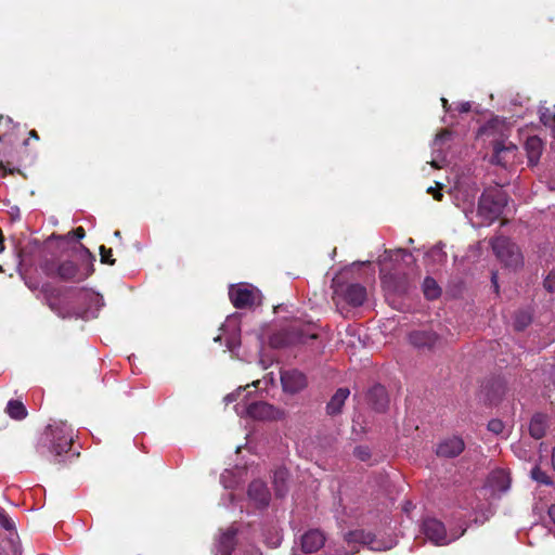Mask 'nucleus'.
I'll list each match as a JSON object with an SVG mask.
<instances>
[{"mask_svg":"<svg viewBox=\"0 0 555 555\" xmlns=\"http://www.w3.org/2000/svg\"><path fill=\"white\" fill-rule=\"evenodd\" d=\"M399 259L406 263L414 261L413 256L404 249L385 250L378 258L384 288L395 294H403L409 289V281L405 274L401 276L397 270L391 273L387 269V262L398 261Z\"/></svg>","mask_w":555,"mask_h":555,"instance_id":"obj_4","label":"nucleus"},{"mask_svg":"<svg viewBox=\"0 0 555 555\" xmlns=\"http://www.w3.org/2000/svg\"><path fill=\"white\" fill-rule=\"evenodd\" d=\"M354 454L361 461H366L370 457V450L367 448H365V447H358L354 450Z\"/></svg>","mask_w":555,"mask_h":555,"instance_id":"obj_38","label":"nucleus"},{"mask_svg":"<svg viewBox=\"0 0 555 555\" xmlns=\"http://www.w3.org/2000/svg\"><path fill=\"white\" fill-rule=\"evenodd\" d=\"M409 341L418 350L430 351L437 346L439 337L435 332L417 330L410 333Z\"/></svg>","mask_w":555,"mask_h":555,"instance_id":"obj_13","label":"nucleus"},{"mask_svg":"<svg viewBox=\"0 0 555 555\" xmlns=\"http://www.w3.org/2000/svg\"><path fill=\"white\" fill-rule=\"evenodd\" d=\"M507 204V195L500 189L486 191L478 205V214L487 222L498 219Z\"/></svg>","mask_w":555,"mask_h":555,"instance_id":"obj_5","label":"nucleus"},{"mask_svg":"<svg viewBox=\"0 0 555 555\" xmlns=\"http://www.w3.org/2000/svg\"><path fill=\"white\" fill-rule=\"evenodd\" d=\"M244 390L245 389H243V388H238L235 392H231V393L227 395L224 397V401L227 403H231V402L236 401Z\"/></svg>","mask_w":555,"mask_h":555,"instance_id":"obj_39","label":"nucleus"},{"mask_svg":"<svg viewBox=\"0 0 555 555\" xmlns=\"http://www.w3.org/2000/svg\"><path fill=\"white\" fill-rule=\"evenodd\" d=\"M464 450V442L459 437H452L446 439L439 443L437 448V454L444 457L457 456Z\"/></svg>","mask_w":555,"mask_h":555,"instance_id":"obj_20","label":"nucleus"},{"mask_svg":"<svg viewBox=\"0 0 555 555\" xmlns=\"http://www.w3.org/2000/svg\"><path fill=\"white\" fill-rule=\"evenodd\" d=\"M86 254V263L81 268L77 267L73 261H64L56 263L53 258L44 257L40 262L41 270L50 278L57 276L63 281L80 282L90 276L93 272L94 257L87 248L81 246Z\"/></svg>","mask_w":555,"mask_h":555,"instance_id":"obj_2","label":"nucleus"},{"mask_svg":"<svg viewBox=\"0 0 555 555\" xmlns=\"http://www.w3.org/2000/svg\"><path fill=\"white\" fill-rule=\"evenodd\" d=\"M345 542L349 546L354 543L357 545V551L359 550V545H366L372 551H387L392 548L395 545L392 540H378L371 532H365L364 530H354L348 532L345 535Z\"/></svg>","mask_w":555,"mask_h":555,"instance_id":"obj_8","label":"nucleus"},{"mask_svg":"<svg viewBox=\"0 0 555 555\" xmlns=\"http://www.w3.org/2000/svg\"><path fill=\"white\" fill-rule=\"evenodd\" d=\"M548 516L550 518L552 519V521L555 524V504L552 505L550 508H548Z\"/></svg>","mask_w":555,"mask_h":555,"instance_id":"obj_44","label":"nucleus"},{"mask_svg":"<svg viewBox=\"0 0 555 555\" xmlns=\"http://www.w3.org/2000/svg\"><path fill=\"white\" fill-rule=\"evenodd\" d=\"M509 485V475L504 469L494 470L488 477V486L492 492H505Z\"/></svg>","mask_w":555,"mask_h":555,"instance_id":"obj_21","label":"nucleus"},{"mask_svg":"<svg viewBox=\"0 0 555 555\" xmlns=\"http://www.w3.org/2000/svg\"><path fill=\"white\" fill-rule=\"evenodd\" d=\"M491 281H492V284H493L495 291H498L499 285H498V274L496 273H492Z\"/></svg>","mask_w":555,"mask_h":555,"instance_id":"obj_45","label":"nucleus"},{"mask_svg":"<svg viewBox=\"0 0 555 555\" xmlns=\"http://www.w3.org/2000/svg\"><path fill=\"white\" fill-rule=\"evenodd\" d=\"M2 118V115H0V119Z\"/></svg>","mask_w":555,"mask_h":555,"instance_id":"obj_52","label":"nucleus"},{"mask_svg":"<svg viewBox=\"0 0 555 555\" xmlns=\"http://www.w3.org/2000/svg\"><path fill=\"white\" fill-rule=\"evenodd\" d=\"M335 294L341 295L344 299L353 307L361 306L366 299V289L360 284H348L337 288Z\"/></svg>","mask_w":555,"mask_h":555,"instance_id":"obj_17","label":"nucleus"},{"mask_svg":"<svg viewBox=\"0 0 555 555\" xmlns=\"http://www.w3.org/2000/svg\"><path fill=\"white\" fill-rule=\"evenodd\" d=\"M281 383L284 391L289 393L299 392L307 386L306 376L296 370L282 372Z\"/></svg>","mask_w":555,"mask_h":555,"instance_id":"obj_16","label":"nucleus"},{"mask_svg":"<svg viewBox=\"0 0 555 555\" xmlns=\"http://www.w3.org/2000/svg\"><path fill=\"white\" fill-rule=\"evenodd\" d=\"M317 336L314 334L310 335L309 338L314 339Z\"/></svg>","mask_w":555,"mask_h":555,"instance_id":"obj_51","label":"nucleus"},{"mask_svg":"<svg viewBox=\"0 0 555 555\" xmlns=\"http://www.w3.org/2000/svg\"><path fill=\"white\" fill-rule=\"evenodd\" d=\"M442 105L446 109H448V101L446 99H441Z\"/></svg>","mask_w":555,"mask_h":555,"instance_id":"obj_46","label":"nucleus"},{"mask_svg":"<svg viewBox=\"0 0 555 555\" xmlns=\"http://www.w3.org/2000/svg\"><path fill=\"white\" fill-rule=\"evenodd\" d=\"M492 162L496 165L507 167L515 163L517 146L509 141H499L493 146Z\"/></svg>","mask_w":555,"mask_h":555,"instance_id":"obj_12","label":"nucleus"},{"mask_svg":"<svg viewBox=\"0 0 555 555\" xmlns=\"http://www.w3.org/2000/svg\"><path fill=\"white\" fill-rule=\"evenodd\" d=\"M114 235H115L116 237H120V231H115Z\"/></svg>","mask_w":555,"mask_h":555,"instance_id":"obj_48","label":"nucleus"},{"mask_svg":"<svg viewBox=\"0 0 555 555\" xmlns=\"http://www.w3.org/2000/svg\"><path fill=\"white\" fill-rule=\"evenodd\" d=\"M68 235H74L77 240H80L85 236V230L82 227H78L73 232L68 233Z\"/></svg>","mask_w":555,"mask_h":555,"instance_id":"obj_41","label":"nucleus"},{"mask_svg":"<svg viewBox=\"0 0 555 555\" xmlns=\"http://www.w3.org/2000/svg\"><path fill=\"white\" fill-rule=\"evenodd\" d=\"M422 531L427 540L435 545H448L462 537L466 529L463 528L460 533L447 532L443 522L436 518H426L422 524Z\"/></svg>","mask_w":555,"mask_h":555,"instance_id":"obj_6","label":"nucleus"},{"mask_svg":"<svg viewBox=\"0 0 555 555\" xmlns=\"http://www.w3.org/2000/svg\"><path fill=\"white\" fill-rule=\"evenodd\" d=\"M292 341V339H287L284 337V333L274 334L270 339V344L275 348L285 346Z\"/></svg>","mask_w":555,"mask_h":555,"instance_id":"obj_34","label":"nucleus"},{"mask_svg":"<svg viewBox=\"0 0 555 555\" xmlns=\"http://www.w3.org/2000/svg\"><path fill=\"white\" fill-rule=\"evenodd\" d=\"M10 417L21 421L26 417L27 411L25 405L18 400H10L5 409Z\"/></svg>","mask_w":555,"mask_h":555,"instance_id":"obj_26","label":"nucleus"},{"mask_svg":"<svg viewBox=\"0 0 555 555\" xmlns=\"http://www.w3.org/2000/svg\"><path fill=\"white\" fill-rule=\"evenodd\" d=\"M74 441V434L70 426L65 422L54 421L49 424L42 434L37 450L40 454L50 452L55 456H60L70 450Z\"/></svg>","mask_w":555,"mask_h":555,"instance_id":"obj_3","label":"nucleus"},{"mask_svg":"<svg viewBox=\"0 0 555 555\" xmlns=\"http://www.w3.org/2000/svg\"><path fill=\"white\" fill-rule=\"evenodd\" d=\"M491 245L495 256L505 267L516 269L522 264V255L518 246L508 238L496 237Z\"/></svg>","mask_w":555,"mask_h":555,"instance_id":"obj_7","label":"nucleus"},{"mask_svg":"<svg viewBox=\"0 0 555 555\" xmlns=\"http://www.w3.org/2000/svg\"><path fill=\"white\" fill-rule=\"evenodd\" d=\"M525 150L528 157V163L530 166H534L538 164L540 156L542 154L543 144L540 138L533 135L529 137L525 143Z\"/></svg>","mask_w":555,"mask_h":555,"instance_id":"obj_22","label":"nucleus"},{"mask_svg":"<svg viewBox=\"0 0 555 555\" xmlns=\"http://www.w3.org/2000/svg\"><path fill=\"white\" fill-rule=\"evenodd\" d=\"M540 120L543 125L552 127L555 122V106L553 107H540Z\"/></svg>","mask_w":555,"mask_h":555,"instance_id":"obj_31","label":"nucleus"},{"mask_svg":"<svg viewBox=\"0 0 555 555\" xmlns=\"http://www.w3.org/2000/svg\"><path fill=\"white\" fill-rule=\"evenodd\" d=\"M236 530L231 527L223 532L216 544V555H261L260 551L251 546L250 550L242 552L240 547L234 546V537Z\"/></svg>","mask_w":555,"mask_h":555,"instance_id":"obj_10","label":"nucleus"},{"mask_svg":"<svg viewBox=\"0 0 555 555\" xmlns=\"http://www.w3.org/2000/svg\"><path fill=\"white\" fill-rule=\"evenodd\" d=\"M75 299L83 305V307L73 308L68 304L63 302L59 295L54 293H51L47 298L50 309L61 318H95L98 311L104 306L103 297L91 289H79L76 292Z\"/></svg>","mask_w":555,"mask_h":555,"instance_id":"obj_1","label":"nucleus"},{"mask_svg":"<svg viewBox=\"0 0 555 555\" xmlns=\"http://www.w3.org/2000/svg\"><path fill=\"white\" fill-rule=\"evenodd\" d=\"M230 299L235 308L243 309L254 305L257 292L249 285H232L229 289Z\"/></svg>","mask_w":555,"mask_h":555,"instance_id":"obj_11","label":"nucleus"},{"mask_svg":"<svg viewBox=\"0 0 555 555\" xmlns=\"http://www.w3.org/2000/svg\"><path fill=\"white\" fill-rule=\"evenodd\" d=\"M349 395H350V390L348 388L344 387V388L337 389L326 405L327 414H330V415L339 414L341 412L345 401L347 400Z\"/></svg>","mask_w":555,"mask_h":555,"instance_id":"obj_23","label":"nucleus"},{"mask_svg":"<svg viewBox=\"0 0 555 555\" xmlns=\"http://www.w3.org/2000/svg\"><path fill=\"white\" fill-rule=\"evenodd\" d=\"M244 390L245 389H243V388H238L235 392H231V393L227 395L224 397V401L227 403H231V402L236 401Z\"/></svg>","mask_w":555,"mask_h":555,"instance_id":"obj_40","label":"nucleus"},{"mask_svg":"<svg viewBox=\"0 0 555 555\" xmlns=\"http://www.w3.org/2000/svg\"><path fill=\"white\" fill-rule=\"evenodd\" d=\"M427 192H428V193H430V194H433V196H434V198H435L436 201H441V199H442V196H443V195H442V193H441V192H439V191H436L434 188H429V189L427 190Z\"/></svg>","mask_w":555,"mask_h":555,"instance_id":"obj_42","label":"nucleus"},{"mask_svg":"<svg viewBox=\"0 0 555 555\" xmlns=\"http://www.w3.org/2000/svg\"><path fill=\"white\" fill-rule=\"evenodd\" d=\"M356 552L357 545L352 543L351 546H349L344 539L341 542H328L321 555H350Z\"/></svg>","mask_w":555,"mask_h":555,"instance_id":"obj_24","label":"nucleus"},{"mask_svg":"<svg viewBox=\"0 0 555 555\" xmlns=\"http://www.w3.org/2000/svg\"><path fill=\"white\" fill-rule=\"evenodd\" d=\"M531 323V314L526 310H520L515 314L514 327L518 331L526 328Z\"/></svg>","mask_w":555,"mask_h":555,"instance_id":"obj_30","label":"nucleus"},{"mask_svg":"<svg viewBox=\"0 0 555 555\" xmlns=\"http://www.w3.org/2000/svg\"><path fill=\"white\" fill-rule=\"evenodd\" d=\"M488 430L502 438H507L509 435V429L498 418H493L488 423Z\"/></svg>","mask_w":555,"mask_h":555,"instance_id":"obj_29","label":"nucleus"},{"mask_svg":"<svg viewBox=\"0 0 555 555\" xmlns=\"http://www.w3.org/2000/svg\"><path fill=\"white\" fill-rule=\"evenodd\" d=\"M0 526L8 531H13L15 529L14 521L9 517V515L2 508H0Z\"/></svg>","mask_w":555,"mask_h":555,"instance_id":"obj_33","label":"nucleus"},{"mask_svg":"<svg viewBox=\"0 0 555 555\" xmlns=\"http://www.w3.org/2000/svg\"><path fill=\"white\" fill-rule=\"evenodd\" d=\"M531 477L537 482L545 485V486H551L553 483L550 476L538 466H535L531 470Z\"/></svg>","mask_w":555,"mask_h":555,"instance_id":"obj_32","label":"nucleus"},{"mask_svg":"<svg viewBox=\"0 0 555 555\" xmlns=\"http://www.w3.org/2000/svg\"><path fill=\"white\" fill-rule=\"evenodd\" d=\"M258 384H259V380H256V382H253V384H251V385H253L254 387H257V386H258Z\"/></svg>","mask_w":555,"mask_h":555,"instance_id":"obj_49","label":"nucleus"},{"mask_svg":"<svg viewBox=\"0 0 555 555\" xmlns=\"http://www.w3.org/2000/svg\"><path fill=\"white\" fill-rule=\"evenodd\" d=\"M423 292L427 299H436L440 295V287L433 278H426L423 283Z\"/></svg>","mask_w":555,"mask_h":555,"instance_id":"obj_28","label":"nucleus"},{"mask_svg":"<svg viewBox=\"0 0 555 555\" xmlns=\"http://www.w3.org/2000/svg\"><path fill=\"white\" fill-rule=\"evenodd\" d=\"M235 411L240 416H249L259 421L273 420L278 415V411L271 404L263 401L238 403L235 405Z\"/></svg>","mask_w":555,"mask_h":555,"instance_id":"obj_9","label":"nucleus"},{"mask_svg":"<svg viewBox=\"0 0 555 555\" xmlns=\"http://www.w3.org/2000/svg\"><path fill=\"white\" fill-rule=\"evenodd\" d=\"M544 287L550 293H555V271L550 272L548 275L545 278Z\"/></svg>","mask_w":555,"mask_h":555,"instance_id":"obj_36","label":"nucleus"},{"mask_svg":"<svg viewBox=\"0 0 555 555\" xmlns=\"http://www.w3.org/2000/svg\"><path fill=\"white\" fill-rule=\"evenodd\" d=\"M30 135H31V137H35L36 139H38V135H37V133H36V131H35V130L30 131Z\"/></svg>","mask_w":555,"mask_h":555,"instance_id":"obj_47","label":"nucleus"},{"mask_svg":"<svg viewBox=\"0 0 555 555\" xmlns=\"http://www.w3.org/2000/svg\"><path fill=\"white\" fill-rule=\"evenodd\" d=\"M101 261L103 263L114 264L115 259L112 258V249L106 248L104 245L100 247Z\"/></svg>","mask_w":555,"mask_h":555,"instance_id":"obj_35","label":"nucleus"},{"mask_svg":"<svg viewBox=\"0 0 555 555\" xmlns=\"http://www.w3.org/2000/svg\"><path fill=\"white\" fill-rule=\"evenodd\" d=\"M0 168L3 169L4 171H7V168L2 163L0 164Z\"/></svg>","mask_w":555,"mask_h":555,"instance_id":"obj_50","label":"nucleus"},{"mask_svg":"<svg viewBox=\"0 0 555 555\" xmlns=\"http://www.w3.org/2000/svg\"><path fill=\"white\" fill-rule=\"evenodd\" d=\"M369 404L377 412H384L389 403L388 395L384 386L375 385L367 392Z\"/></svg>","mask_w":555,"mask_h":555,"instance_id":"obj_19","label":"nucleus"},{"mask_svg":"<svg viewBox=\"0 0 555 555\" xmlns=\"http://www.w3.org/2000/svg\"><path fill=\"white\" fill-rule=\"evenodd\" d=\"M286 480L287 472L285 469H279L274 473L273 483L276 496L282 498L287 492Z\"/></svg>","mask_w":555,"mask_h":555,"instance_id":"obj_27","label":"nucleus"},{"mask_svg":"<svg viewBox=\"0 0 555 555\" xmlns=\"http://www.w3.org/2000/svg\"><path fill=\"white\" fill-rule=\"evenodd\" d=\"M547 426L546 416L544 414H535L530 422L529 433L534 439H541L545 435Z\"/></svg>","mask_w":555,"mask_h":555,"instance_id":"obj_25","label":"nucleus"},{"mask_svg":"<svg viewBox=\"0 0 555 555\" xmlns=\"http://www.w3.org/2000/svg\"><path fill=\"white\" fill-rule=\"evenodd\" d=\"M470 107H472L470 102H463L459 105V111L461 113H467L470 111Z\"/></svg>","mask_w":555,"mask_h":555,"instance_id":"obj_43","label":"nucleus"},{"mask_svg":"<svg viewBox=\"0 0 555 555\" xmlns=\"http://www.w3.org/2000/svg\"><path fill=\"white\" fill-rule=\"evenodd\" d=\"M451 140V132L441 130L433 142V158L430 165L434 168H442L446 164V144Z\"/></svg>","mask_w":555,"mask_h":555,"instance_id":"obj_14","label":"nucleus"},{"mask_svg":"<svg viewBox=\"0 0 555 555\" xmlns=\"http://www.w3.org/2000/svg\"><path fill=\"white\" fill-rule=\"evenodd\" d=\"M323 546H325L324 534L319 530H310L302 535L301 548L294 552V555H309L318 552Z\"/></svg>","mask_w":555,"mask_h":555,"instance_id":"obj_15","label":"nucleus"},{"mask_svg":"<svg viewBox=\"0 0 555 555\" xmlns=\"http://www.w3.org/2000/svg\"><path fill=\"white\" fill-rule=\"evenodd\" d=\"M427 257L433 258L438 261H442L443 258L446 257V255L443 254V251L440 248L434 247L429 250V253L427 254Z\"/></svg>","mask_w":555,"mask_h":555,"instance_id":"obj_37","label":"nucleus"},{"mask_svg":"<svg viewBox=\"0 0 555 555\" xmlns=\"http://www.w3.org/2000/svg\"><path fill=\"white\" fill-rule=\"evenodd\" d=\"M248 498L257 507H266L270 502V491L261 480H254L248 487Z\"/></svg>","mask_w":555,"mask_h":555,"instance_id":"obj_18","label":"nucleus"}]
</instances>
